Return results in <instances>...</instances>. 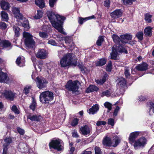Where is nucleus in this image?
Here are the masks:
<instances>
[{
  "label": "nucleus",
  "mask_w": 154,
  "mask_h": 154,
  "mask_svg": "<svg viewBox=\"0 0 154 154\" xmlns=\"http://www.w3.org/2000/svg\"><path fill=\"white\" fill-rule=\"evenodd\" d=\"M22 25L26 29H28L29 28V22L27 20L22 23Z\"/></svg>",
  "instance_id": "obj_51"
},
{
  "label": "nucleus",
  "mask_w": 154,
  "mask_h": 154,
  "mask_svg": "<svg viewBox=\"0 0 154 154\" xmlns=\"http://www.w3.org/2000/svg\"><path fill=\"white\" fill-rule=\"evenodd\" d=\"M120 141V140L119 138L117 137L116 138L115 140V143L113 145L112 144V146L114 147L116 146L119 144Z\"/></svg>",
  "instance_id": "obj_54"
},
{
  "label": "nucleus",
  "mask_w": 154,
  "mask_h": 154,
  "mask_svg": "<svg viewBox=\"0 0 154 154\" xmlns=\"http://www.w3.org/2000/svg\"><path fill=\"white\" fill-rule=\"evenodd\" d=\"M40 101L45 104L49 103L53 100V94L51 91H47L41 93L40 97Z\"/></svg>",
  "instance_id": "obj_2"
},
{
  "label": "nucleus",
  "mask_w": 154,
  "mask_h": 154,
  "mask_svg": "<svg viewBox=\"0 0 154 154\" xmlns=\"http://www.w3.org/2000/svg\"><path fill=\"white\" fill-rule=\"evenodd\" d=\"M79 81H72L71 80L68 82L65 85L66 89L69 91H71L72 93H74L78 91L79 87L78 85Z\"/></svg>",
  "instance_id": "obj_5"
},
{
  "label": "nucleus",
  "mask_w": 154,
  "mask_h": 154,
  "mask_svg": "<svg viewBox=\"0 0 154 154\" xmlns=\"http://www.w3.org/2000/svg\"><path fill=\"white\" fill-rule=\"evenodd\" d=\"M135 1V0H122V4L124 5H131L132 3V2Z\"/></svg>",
  "instance_id": "obj_45"
},
{
  "label": "nucleus",
  "mask_w": 154,
  "mask_h": 154,
  "mask_svg": "<svg viewBox=\"0 0 154 154\" xmlns=\"http://www.w3.org/2000/svg\"><path fill=\"white\" fill-rule=\"evenodd\" d=\"M91 131V128H90L87 125H84L81 127L80 128V131L81 133L84 135H90Z\"/></svg>",
  "instance_id": "obj_11"
},
{
  "label": "nucleus",
  "mask_w": 154,
  "mask_h": 154,
  "mask_svg": "<svg viewBox=\"0 0 154 154\" xmlns=\"http://www.w3.org/2000/svg\"><path fill=\"white\" fill-rule=\"evenodd\" d=\"M112 52L110 54L111 59L115 60H116L117 55V50L115 49V47L114 46L112 48Z\"/></svg>",
  "instance_id": "obj_24"
},
{
  "label": "nucleus",
  "mask_w": 154,
  "mask_h": 154,
  "mask_svg": "<svg viewBox=\"0 0 154 154\" xmlns=\"http://www.w3.org/2000/svg\"><path fill=\"white\" fill-rule=\"evenodd\" d=\"M106 122L104 121H98L97 122L96 124L98 126H99L101 125H105L106 124Z\"/></svg>",
  "instance_id": "obj_56"
},
{
  "label": "nucleus",
  "mask_w": 154,
  "mask_h": 154,
  "mask_svg": "<svg viewBox=\"0 0 154 154\" xmlns=\"http://www.w3.org/2000/svg\"><path fill=\"white\" fill-rule=\"evenodd\" d=\"M136 36L139 40L141 41L143 38V33L142 32H139L137 33Z\"/></svg>",
  "instance_id": "obj_43"
},
{
  "label": "nucleus",
  "mask_w": 154,
  "mask_h": 154,
  "mask_svg": "<svg viewBox=\"0 0 154 154\" xmlns=\"http://www.w3.org/2000/svg\"><path fill=\"white\" fill-rule=\"evenodd\" d=\"M39 35L41 37L44 38H47L48 37V34L45 32H40Z\"/></svg>",
  "instance_id": "obj_44"
},
{
  "label": "nucleus",
  "mask_w": 154,
  "mask_h": 154,
  "mask_svg": "<svg viewBox=\"0 0 154 154\" xmlns=\"http://www.w3.org/2000/svg\"><path fill=\"white\" fill-rule=\"evenodd\" d=\"M23 36L26 38L25 43L26 46L29 48H33L35 45V42L33 39V36L29 33L24 32L23 33Z\"/></svg>",
  "instance_id": "obj_4"
},
{
  "label": "nucleus",
  "mask_w": 154,
  "mask_h": 154,
  "mask_svg": "<svg viewBox=\"0 0 154 154\" xmlns=\"http://www.w3.org/2000/svg\"><path fill=\"white\" fill-rule=\"evenodd\" d=\"M11 109L15 113L18 114L20 113L19 111L17 109L16 106L15 105H13L12 106Z\"/></svg>",
  "instance_id": "obj_53"
},
{
  "label": "nucleus",
  "mask_w": 154,
  "mask_h": 154,
  "mask_svg": "<svg viewBox=\"0 0 154 154\" xmlns=\"http://www.w3.org/2000/svg\"><path fill=\"white\" fill-rule=\"evenodd\" d=\"M108 124L111 125L112 126H113L114 125V119L111 118L109 119L108 121Z\"/></svg>",
  "instance_id": "obj_59"
},
{
  "label": "nucleus",
  "mask_w": 154,
  "mask_h": 154,
  "mask_svg": "<svg viewBox=\"0 0 154 154\" xmlns=\"http://www.w3.org/2000/svg\"><path fill=\"white\" fill-rule=\"evenodd\" d=\"M72 136L74 137L78 138L79 137L77 132L76 131H73L72 133Z\"/></svg>",
  "instance_id": "obj_61"
},
{
  "label": "nucleus",
  "mask_w": 154,
  "mask_h": 154,
  "mask_svg": "<svg viewBox=\"0 0 154 154\" xmlns=\"http://www.w3.org/2000/svg\"><path fill=\"white\" fill-rule=\"evenodd\" d=\"M47 16L53 27L59 32L64 35L66 33L63 30L62 24L63 21L66 18L59 15L55 14L51 11H48L47 13Z\"/></svg>",
  "instance_id": "obj_1"
},
{
  "label": "nucleus",
  "mask_w": 154,
  "mask_h": 154,
  "mask_svg": "<svg viewBox=\"0 0 154 154\" xmlns=\"http://www.w3.org/2000/svg\"><path fill=\"white\" fill-rule=\"evenodd\" d=\"M124 74L127 78L129 77L130 75L129 71V68L128 67H125L124 69Z\"/></svg>",
  "instance_id": "obj_41"
},
{
  "label": "nucleus",
  "mask_w": 154,
  "mask_h": 154,
  "mask_svg": "<svg viewBox=\"0 0 154 154\" xmlns=\"http://www.w3.org/2000/svg\"><path fill=\"white\" fill-rule=\"evenodd\" d=\"M0 27L3 29H5L7 27L5 23L2 22L0 23Z\"/></svg>",
  "instance_id": "obj_62"
},
{
  "label": "nucleus",
  "mask_w": 154,
  "mask_h": 154,
  "mask_svg": "<svg viewBox=\"0 0 154 154\" xmlns=\"http://www.w3.org/2000/svg\"><path fill=\"white\" fill-rule=\"evenodd\" d=\"M104 105L105 108L108 109V112H109L111 110L112 105L110 103L108 102H106L104 103Z\"/></svg>",
  "instance_id": "obj_36"
},
{
  "label": "nucleus",
  "mask_w": 154,
  "mask_h": 154,
  "mask_svg": "<svg viewBox=\"0 0 154 154\" xmlns=\"http://www.w3.org/2000/svg\"><path fill=\"white\" fill-rule=\"evenodd\" d=\"M9 78L6 73L0 71V82L7 83Z\"/></svg>",
  "instance_id": "obj_16"
},
{
  "label": "nucleus",
  "mask_w": 154,
  "mask_h": 154,
  "mask_svg": "<svg viewBox=\"0 0 154 154\" xmlns=\"http://www.w3.org/2000/svg\"><path fill=\"white\" fill-rule=\"evenodd\" d=\"M107 75H108L107 74H105L104 76H103L102 79L96 80V82L98 84L100 85L103 84L106 81Z\"/></svg>",
  "instance_id": "obj_33"
},
{
  "label": "nucleus",
  "mask_w": 154,
  "mask_h": 154,
  "mask_svg": "<svg viewBox=\"0 0 154 154\" xmlns=\"http://www.w3.org/2000/svg\"><path fill=\"white\" fill-rule=\"evenodd\" d=\"M99 109V105L98 104L94 105L91 108L89 109L88 112L90 114H93L98 110Z\"/></svg>",
  "instance_id": "obj_22"
},
{
  "label": "nucleus",
  "mask_w": 154,
  "mask_h": 154,
  "mask_svg": "<svg viewBox=\"0 0 154 154\" xmlns=\"http://www.w3.org/2000/svg\"><path fill=\"white\" fill-rule=\"evenodd\" d=\"M120 37L121 39V43L123 44L128 42V40H130L132 38L131 35L129 34H126L121 35Z\"/></svg>",
  "instance_id": "obj_19"
},
{
  "label": "nucleus",
  "mask_w": 154,
  "mask_h": 154,
  "mask_svg": "<svg viewBox=\"0 0 154 154\" xmlns=\"http://www.w3.org/2000/svg\"><path fill=\"white\" fill-rule=\"evenodd\" d=\"M112 66V63L111 61H110L109 62L106 67V70L107 71L109 72L111 71V70Z\"/></svg>",
  "instance_id": "obj_52"
},
{
  "label": "nucleus",
  "mask_w": 154,
  "mask_h": 154,
  "mask_svg": "<svg viewBox=\"0 0 154 154\" xmlns=\"http://www.w3.org/2000/svg\"><path fill=\"white\" fill-rule=\"evenodd\" d=\"M118 85L120 86V88L123 90L126 87V81L125 79L123 77L118 78L116 80Z\"/></svg>",
  "instance_id": "obj_15"
},
{
  "label": "nucleus",
  "mask_w": 154,
  "mask_h": 154,
  "mask_svg": "<svg viewBox=\"0 0 154 154\" xmlns=\"http://www.w3.org/2000/svg\"><path fill=\"white\" fill-rule=\"evenodd\" d=\"M35 4L40 8H43L45 6V3L43 0H35Z\"/></svg>",
  "instance_id": "obj_29"
},
{
  "label": "nucleus",
  "mask_w": 154,
  "mask_h": 154,
  "mask_svg": "<svg viewBox=\"0 0 154 154\" xmlns=\"http://www.w3.org/2000/svg\"><path fill=\"white\" fill-rule=\"evenodd\" d=\"M146 99V97L141 95L139 97L138 100L139 101H142L145 100Z\"/></svg>",
  "instance_id": "obj_64"
},
{
  "label": "nucleus",
  "mask_w": 154,
  "mask_h": 154,
  "mask_svg": "<svg viewBox=\"0 0 154 154\" xmlns=\"http://www.w3.org/2000/svg\"><path fill=\"white\" fill-rule=\"evenodd\" d=\"M79 122V119L77 118L74 119L72 122L71 123V125L72 126H75L77 125Z\"/></svg>",
  "instance_id": "obj_50"
},
{
  "label": "nucleus",
  "mask_w": 154,
  "mask_h": 154,
  "mask_svg": "<svg viewBox=\"0 0 154 154\" xmlns=\"http://www.w3.org/2000/svg\"><path fill=\"white\" fill-rule=\"evenodd\" d=\"M13 29L15 32V36L18 37L20 35L19 31L20 29L18 27L14 26H13Z\"/></svg>",
  "instance_id": "obj_37"
},
{
  "label": "nucleus",
  "mask_w": 154,
  "mask_h": 154,
  "mask_svg": "<svg viewBox=\"0 0 154 154\" xmlns=\"http://www.w3.org/2000/svg\"><path fill=\"white\" fill-rule=\"evenodd\" d=\"M122 12L120 9L116 10L110 14L111 17L114 19H117L122 16Z\"/></svg>",
  "instance_id": "obj_17"
},
{
  "label": "nucleus",
  "mask_w": 154,
  "mask_h": 154,
  "mask_svg": "<svg viewBox=\"0 0 154 154\" xmlns=\"http://www.w3.org/2000/svg\"><path fill=\"white\" fill-rule=\"evenodd\" d=\"M111 93L108 90H106L103 91L102 94L101 96L103 97L104 96H106L107 97H109L111 95Z\"/></svg>",
  "instance_id": "obj_46"
},
{
  "label": "nucleus",
  "mask_w": 154,
  "mask_h": 154,
  "mask_svg": "<svg viewBox=\"0 0 154 154\" xmlns=\"http://www.w3.org/2000/svg\"><path fill=\"white\" fill-rule=\"evenodd\" d=\"M147 143V140L146 138L142 137L136 140L133 144L135 149H138L141 147H144Z\"/></svg>",
  "instance_id": "obj_8"
},
{
  "label": "nucleus",
  "mask_w": 154,
  "mask_h": 154,
  "mask_svg": "<svg viewBox=\"0 0 154 154\" xmlns=\"http://www.w3.org/2000/svg\"><path fill=\"white\" fill-rule=\"evenodd\" d=\"M152 28L150 27H146L144 30V33L146 36H151L152 35Z\"/></svg>",
  "instance_id": "obj_26"
},
{
  "label": "nucleus",
  "mask_w": 154,
  "mask_h": 154,
  "mask_svg": "<svg viewBox=\"0 0 154 154\" xmlns=\"http://www.w3.org/2000/svg\"><path fill=\"white\" fill-rule=\"evenodd\" d=\"M17 130L18 132L21 135H23L24 134V131L20 127H18Z\"/></svg>",
  "instance_id": "obj_58"
},
{
  "label": "nucleus",
  "mask_w": 154,
  "mask_h": 154,
  "mask_svg": "<svg viewBox=\"0 0 154 154\" xmlns=\"http://www.w3.org/2000/svg\"><path fill=\"white\" fill-rule=\"evenodd\" d=\"M148 65L145 63H143L137 66L135 68L138 71H145L148 69Z\"/></svg>",
  "instance_id": "obj_18"
},
{
  "label": "nucleus",
  "mask_w": 154,
  "mask_h": 154,
  "mask_svg": "<svg viewBox=\"0 0 154 154\" xmlns=\"http://www.w3.org/2000/svg\"><path fill=\"white\" fill-rule=\"evenodd\" d=\"M1 6L2 8L5 10H8L10 8L9 4L5 1H2L1 3Z\"/></svg>",
  "instance_id": "obj_28"
},
{
  "label": "nucleus",
  "mask_w": 154,
  "mask_h": 154,
  "mask_svg": "<svg viewBox=\"0 0 154 154\" xmlns=\"http://www.w3.org/2000/svg\"><path fill=\"white\" fill-rule=\"evenodd\" d=\"M120 108L118 106H117L113 113V116H116L118 114V112Z\"/></svg>",
  "instance_id": "obj_57"
},
{
  "label": "nucleus",
  "mask_w": 154,
  "mask_h": 154,
  "mask_svg": "<svg viewBox=\"0 0 154 154\" xmlns=\"http://www.w3.org/2000/svg\"><path fill=\"white\" fill-rule=\"evenodd\" d=\"M47 53L43 49H39L35 53L36 57L41 59H45L47 57Z\"/></svg>",
  "instance_id": "obj_10"
},
{
  "label": "nucleus",
  "mask_w": 154,
  "mask_h": 154,
  "mask_svg": "<svg viewBox=\"0 0 154 154\" xmlns=\"http://www.w3.org/2000/svg\"><path fill=\"white\" fill-rule=\"evenodd\" d=\"M104 4L106 7H109L110 4V0H105L104 1Z\"/></svg>",
  "instance_id": "obj_63"
},
{
  "label": "nucleus",
  "mask_w": 154,
  "mask_h": 154,
  "mask_svg": "<svg viewBox=\"0 0 154 154\" xmlns=\"http://www.w3.org/2000/svg\"><path fill=\"white\" fill-rule=\"evenodd\" d=\"M72 54L68 53L60 59V64L61 67H65L70 65L72 62Z\"/></svg>",
  "instance_id": "obj_3"
},
{
  "label": "nucleus",
  "mask_w": 154,
  "mask_h": 154,
  "mask_svg": "<svg viewBox=\"0 0 154 154\" xmlns=\"http://www.w3.org/2000/svg\"><path fill=\"white\" fill-rule=\"evenodd\" d=\"M103 38L102 36H99L96 42L97 45L98 46H101L102 44V43L103 42Z\"/></svg>",
  "instance_id": "obj_42"
},
{
  "label": "nucleus",
  "mask_w": 154,
  "mask_h": 154,
  "mask_svg": "<svg viewBox=\"0 0 154 154\" xmlns=\"http://www.w3.org/2000/svg\"><path fill=\"white\" fill-rule=\"evenodd\" d=\"M36 79L37 86L39 89H42L46 87L47 82L45 79L43 78L37 77Z\"/></svg>",
  "instance_id": "obj_9"
},
{
  "label": "nucleus",
  "mask_w": 154,
  "mask_h": 154,
  "mask_svg": "<svg viewBox=\"0 0 154 154\" xmlns=\"http://www.w3.org/2000/svg\"><path fill=\"white\" fill-rule=\"evenodd\" d=\"M65 42L69 47V48L74 46L73 40L71 37L66 36L65 38Z\"/></svg>",
  "instance_id": "obj_23"
},
{
  "label": "nucleus",
  "mask_w": 154,
  "mask_h": 154,
  "mask_svg": "<svg viewBox=\"0 0 154 154\" xmlns=\"http://www.w3.org/2000/svg\"><path fill=\"white\" fill-rule=\"evenodd\" d=\"M24 61L21 60V57H18L16 60V64L20 66H23Z\"/></svg>",
  "instance_id": "obj_39"
},
{
  "label": "nucleus",
  "mask_w": 154,
  "mask_h": 154,
  "mask_svg": "<svg viewBox=\"0 0 154 154\" xmlns=\"http://www.w3.org/2000/svg\"><path fill=\"white\" fill-rule=\"evenodd\" d=\"M145 19L147 22L149 23L151 22V18L152 17L151 15L149 13H147L145 14Z\"/></svg>",
  "instance_id": "obj_38"
},
{
  "label": "nucleus",
  "mask_w": 154,
  "mask_h": 154,
  "mask_svg": "<svg viewBox=\"0 0 154 154\" xmlns=\"http://www.w3.org/2000/svg\"><path fill=\"white\" fill-rule=\"evenodd\" d=\"M95 154H102L101 149L99 147L96 146L94 148Z\"/></svg>",
  "instance_id": "obj_49"
},
{
  "label": "nucleus",
  "mask_w": 154,
  "mask_h": 154,
  "mask_svg": "<svg viewBox=\"0 0 154 154\" xmlns=\"http://www.w3.org/2000/svg\"><path fill=\"white\" fill-rule=\"evenodd\" d=\"M12 11L14 16L17 19H21L23 17L22 15L20 13L19 9L16 7H13L12 8Z\"/></svg>",
  "instance_id": "obj_20"
},
{
  "label": "nucleus",
  "mask_w": 154,
  "mask_h": 154,
  "mask_svg": "<svg viewBox=\"0 0 154 154\" xmlns=\"http://www.w3.org/2000/svg\"><path fill=\"white\" fill-rule=\"evenodd\" d=\"M11 45V43L9 41L5 40H2L0 46L5 48H7L10 47Z\"/></svg>",
  "instance_id": "obj_32"
},
{
  "label": "nucleus",
  "mask_w": 154,
  "mask_h": 154,
  "mask_svg": "<svg viewBox=\"0 0 154 154\" xmlns=\"http://www.w3.org/2000/svg\"><path fill=\"white\" fill-rule=\"evenodd\" d=\"M57 0H49V4L50 6L51 7H53L54 5L56 3V1Z\"/></svg>",
  "instance_id": "obj_55"
},
{
  "label": "nucleus",
  "mask_w": 154,
  "mask_h": 154,
  "mask_svg": "<svg viewBox=\"0 0 154 154\" xmlns=\"http://www.w3.org/2000/svg\"><path fill=\"white\" fill-rule=\"evenodd\" d=\"M50 148H52L57 151H62L63 149V143L60 140H53L49 144Z\"/></svg>",
  "instance_id": "obj_6"
},
{
  "label": "nucleus",
  "mask_w": 154,
  "mask_h": 154,
  "mask_svg": "<svg viewBox=\"0 0 154 154\" xmlns=\"http://www.w3.org/2000/svg\"><path fill=\"white\" fill-rule=\"evenodd\" d=\"M113 141L111 140L110 137H106L103 139V143L104 145L107 146H112Z\"/></svg>",
  "instance_id": "obj_21"
},
{
  "label": "nucleus",
  "mask_w": 154,
  "mask_h": 154,
  "mask_svg": "<svg viewBox=\"0 0 154 154\" xmlns=\"http://www.w3.org/2000/svg\"><path fill=\"white\" fill-rule=\"evenodd\" d=\"M92 152L89 150V149H87L82 151L81 154H92Z\"/></svg>",
  "instance_id": "obj_60"
},
{
  "label": "nucleus",
  "mask_w": 154,
  "mask_h": 154,
  "mask_svg": "<svg viewBox=\"0 0 154 154\" xmlns=\"http://www.w3.org/2000/svg\"><path fill=\"white\" fill-rule=\"evenodd\" d=\"M43 13L41 11H38L37 13L35 15L34 18L36 19H38L41 18L43 15Z\"/></svg>",
  "instance_id": "obj_40"
},
{
  "label": "nucleus",
  "mask_w": 154,
  "mask_h": 154,
  "mask_svg": "<svg viewBox=\"0 0 154 154\" xmlns=\"http://www.w3.org/2000/svg\"><path fill=\"white\" fill-rule=\"evenodd\" d=\"M40 117H41V116L37 115H29L27 116V119L32 121H39L40 119Z\"/></svg>",
  "instance_id": "obj_25"
},
{
  "label": "nucleus",
  "mask_w": 154,
  "mask_h": 154,
  "mask_svg": "<svg viewBox=\"0 0 154 154\" xmlns=\"http://www.w3.org/2000/svg\"><path fill=\"white\" fill-rule=\"evenodd\" d=\"M1 16L3 20L5 21H7L8 19V15L7 13L4 11L1 12Z\"/></svg>",
  "instance_id": "obj_35"
},
{
  "label": "nucleus",
  "mask_w": 154,
  "mask_h": 154,
  "mask_svg": "<svg viewBox=\"0 0 154 154\" xmlns=\"http://www.w3.org/2000/svg\"><path fill=\"white\" fill-rule=\"evenodd\" d=\"M106 62V59L102 58L100 59L96 63V66H101L105 64Z\"/></svg>",
  "instance_id": "obj_34"
},
{
  "label": "nucleus",
  "mask_w": 154,
  "mask_h": 154,
  "mask_svg": "<svg viewBox=\"0 0 154 154\" xmlns=\"http://www.w3.org/2000/svg\"><path fill=\"white\" fill-rule=\"evenodd\" d=\"M94 18L95 17L94 15H92L91 16L85 18H79V22L80 24H83V22H85L88 20L94 19Z\"/></svg>",
  "instance_id": "obj_27"
},
{
  "label": "nucleus",
  "mask_w": 154,
  "mask_h": 154,
  "mask_svg": "<svg viewBox=\"0 0 154 154\" xmlns=\"http://www.w3.org/2000/svg\"><path fill=\"white\" fill-rule=\"evenodd\" d=\"M29 149V146L26 143H21L19 145L18 150L21 152L26 153L28 152Z\"/></svg>",
  "instance_id": "obj_13"
},
{
  "label": "nucleus",
  "mask_w": 154,
  "mask_h": 154,
  "mask_svg": "<svg viewBox=\"0 0 154 154\" xmlns=\"http://www.w3.org/2000/svg\"><path fill=\"white\" fill-rule=\"evenodd\" d=\"M4 95L7 99L13 100L14 98L15 94L11 91L5 90L4 92Z\"/></svg>",
  "instance_id": "obj_14"
},
{
  "label": "nucleus",
  "mask_w": 154,
  "mask_h": 154,
  "mask_svg": "<svg viewBox=\"0 0 154 154\" xmlns=\"http://www.w3.org/2000/svg\"><path fill=\"white\" fill-rule=\"evenodd\" d=\"M140 132L138 131L134 132L131 133L129 135L128 139L131 144L134 143L136 140L135 139L139 136Z\"/></svg>",
  "instance_id": "obj_12"
},
{
  "label": "nucleus",
  "mask_w": 154,
  "mask_h": 154,
  "mask_svg": "<svg viewBox=\"0 0 154 154\" xmlns=\"http://www.w3.org/2000/svg\"><path fill=\"white\" fill-rule=\"evenodd\" d=\"M98 89V88L97 86L93 85H90L87 88V92L88 93H89V92H93L94 91H97Z\"/></svg>",
  "instance_id": "obj_30"
},
{
  "label": "nucleus",
  "mask_w": 154,
  "mask_h": 154,
  "mask_svg": "<svg viewBox=\"0 0 154 154\" xmlns=\"http://www.w3.org/2000/svg\"><path fill=\"white\" fill-rule=\"evenodd\" d=\"M112 37L115 43L119 44V45L118 46V48H117L118 51L119 52H124L125 54H127L128 53L127 51L122 45H120V43L121 42V40H120L119 37L114 34L113 35Z\"/></svg>",
  "instance_id": "obj_7"
},
{
  "label": "nucleus",
  "mask_w": 154,
  "mask_h": 154,
  "mask_svg": "<svg viewBox=\"0 0 154 154\" xmlns=\"http://www.w3.org/2000/svg\"><path fill=\"white\" fill-rule=\"evenodd\" d=\"M31 85H29L26 86L24 89V91L26 94L29 93L30 89L31 88Z\"/></svg>",
  "instance_id": "obj_48"
},
{
  "label": "nucleus",
  "mask_w": 154,
  "mask_h": 154,
  "mask_svg": "<svg viewBox=\"0 0 154 154\" xmlns=\"http://www.w3.org/2000/svg\"><path fill=\"white\" fill-rule=\"evenodd\" d=\"M36 107V103L35 100H33L31 105L30 106V108L33 111H34Z\"/></svg>",
  "instance_id": "obj_47"
},
{
  "label": "nucleus",
  "mask_w": 154,
  "mask_h": 154,
  "mask_svg": "<svg viewBox=\"0 0 154 154\" xmlns=\"http://www.w3.org/2000/svg\"><path fill=\"white\" fill-rule=\"evenodd\" d=\"M12 142V139L10 138H6L4 139L3 144V147L7 148L8 146Z\"/></svg>",
  "instance_id": "obj_31"
}]
</instances>
